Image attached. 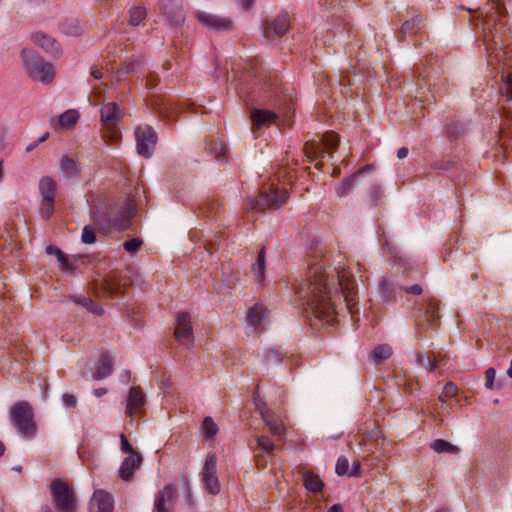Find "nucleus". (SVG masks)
<instances>
[{"label": "nucleus", "mask_w": 512, "mask_h": 512, "mask_svg": "<svg viewBox=\"0 0 512 512\" xmlns=\"http://www.w3.org/2000/svg\"><path fill=\"white\" fill-rule=\"evenodd\" d=\"M359 469H360V464H359V462H356V461H355V462H353V464H352V468L350 469V472H349V476H354V475H356V474L358 473Z\"/></svg>", "instance_id": "bf43d9fd"}, {"label": "nucleus", "mask_w": 512, "mask_h": 512, "mask_svg": "<svg viewBox=\"0 0 512 512\" xmlns=\"http://www.w3.org/2000/svg\"><path fill=\"white\" fill-rule=\"evenodd\" d=\"M196 18L203 26L213 30H230L233 26L230 18L220 17L203 11L196 12Z\"/></svg>", "instance_id": "dca6fc26"}, {"label": "nucleus", "mask_w": 512, "mask_h": 512, "mask_svg": "<svg viewBox=\"0 0 512 512\" xmlns=\"http://www.w3.org/2000/svg\"><path fill=\"white\" fill-rule=\"evenodd\" d=\"M201 429L205 437L208 439L214 437L218 433V426L210 416L204 418Z\"/></svg>", "instance_id": "58836bf2"}, {"label": "nucleus", "mask_w": 512, "mask_h": 512, "mask_svg": "<svg viewBox=\"0 0 512 512\" xmlns=\"http://www.w3.org/2000/svg\"><path fill=\"white\" fill-rule=\"evenodd\" d=\"M113 507L114 501L109 493L95 490L89 503V512H112Z\"/></svg>", "instance_id": "f3484780"}, {"label": "nucleus", "mask_w": 512, "mask_h": 512, "mask_svg": "<svg viewBox=\"0 0 512 512\" xmlns=\"http://www.w3.org/2000/svg\"><path fill=\"white\" fill-rule=\"evenodd\" d=\"M409 150L406 147H401L397 151V157L399 159H404L408 156Z\"/></svg>", "instance_id": "13d9d810"}, {"label": "nucleus", "mask_w": 512, "mask_h": 512, "mask_svg": "<svg viewBox=\"0 0 512 512\" xmlns=\"http://www.w3.org/2000/svg\"><path fill=\"white\" fill-rule=\"evenodd\" d=\"M139 64V62H131L125 65L124 69L126 72L134 71L136 69V66H138Z\"/></svg>", "instance_id": "052dcab7"}, {"label": "nucleus", "mask_w": 512, "mask_h": 512, "mask_svg": "<svg viewBox=\"0 0 512 512\" xmlns=\"http://www.w3.org/2000/svg\"><path fill=\"white\" fill-rule=\"evenodd\" d=\"M62 401H63L64 406L67 408L75 407L77 404V399L72 394H67V393L63 394Z\"/></svg>", "instance_id": "8fccbe9b"}, {"label": "nucleus", "mask_w": 512, "mask_h": 512, "mask_svg": "<svg viewBox=\"0 0 512 512\" xmlns=\"http://www.w3.org/2000/svg\"><path fill=\"white\" fill-rule=\"evenodd\" d=\"M485 17L483 19V30H484V43L486 47L489 46V41L493 42L495 45L498 43L502 44V39L498 36V32H493V28L496 25V22L499 21L500 17L504 14L505 8L504 6L497 0H491V3H488L484 8Z\"/></svg>", "instance_id": "0eeeda50"}, {"label": "nucleus", "mask_w": 512, "mask_h": 512, "mask_svg": "<svg viewBox=\"0 0 512 512\" xmlns=\"http://www.w3.org/2000/svg\"><path fill=\"white\" fill-rule=\"evenodd\" d=\"M341 291L346 308L353 316L352 302L355 299V281L346 270L325 266L323 259L309 265L305 279L297 291L302 305L315 318L332 324L337 319L335 299Z\"/></svg>", "instance_id": "f257e3e1"}, {"label": "nucleus", "mask_w": 512, "mask_h": 512, "mask_svg": "<svg viewBox=\"0 0 512 512\" xmlns=\"http://www.w3.org/2000/svg\"><path fill=\"white\" fill-rule=\"evenodd\" d=\"M142 456L139 453H131L122 462L119 469V476L124 481H130L133 473L140 468Z\"/></svg>", "instance_id": "aec40b11"}, {"label": "nucleus", "mask_w": 512, "mask_h": 512, "mask_svg": "<svg viewBox=\"0 0 512 512\" xmlns=\"http://www.w3.org/2000/svg\"><path fill=\"white\" fill-rule=\"evenodd\" d=\"M217 456L210 452L207 454L203 468L200 472L201 481L205 489L212 495L220 493L221 485L217 476Z\"/></svg>", "instance_id": "1a4fd4ad"}, {"label": "nucleus", "mask_w": 512, "mask_h": 512, "mask_svg": "<svg viewBox=\"0 0 512 512\" xmlns=\"http://www.w3.org/2000/svg\"><path fill=\"white\" fill-rule=\"evenodd\" d=\"M157 82H158V76L156 74H151L147 78V86H149V87L156 86Z\"/></svg>", "instance_id": "4d7b16f0"}, {"label": "nucleus", "mask_w": 512, "mask_h": 512, "mask_svg": "<svg viewBox=\"0 0 512 512\" xmlns=\"http://www.w3.org/2000/svg\"><path fill=\"white\" fill-rule=\"evenodd\" d=\"M441 361L442 358H440V355H436L435 353H431L430 355H417L418 364L430 371H433Z\"/></svg>", "instance_id": "473e14b6"}, {"label": "nucleus", "mask_w": 512, "mask_h": 512, "mask_svg": "<svg viewBox=\"0 0 512 512\" xmlns=\"http://www.w3.org/2000/svg\"><path fill=\"white\" fill-rule=\"evenodd\" d=\"M289 28L288 13H280L271 22H267L264 26V36L268 39L273 36H283Z\"/></svg>", "instance_id": "a211bd4d"}, {"label": "nucleus", "mask_w": 512, "mask_h": 512, "mask_svg": "<svg viewBox=\"0 0 512 512\" xmlns=\"http://www.w3.org/2000/svg\"><path fill=\"white\" fill-rule=\"evenodd\" d=\"M159 9L173 25H181L185 21L181 0H160Z\"/></svg>", "instance_id": "4468645a"}, {"label": "nucleus", "mask_w": 512, "mask_h": 512, "mask_svg": "<svg viewBox=\"0 0 512 512\" xmlns=\"http://www.w3.org/2000/svg\"><path fill=\"white\" fill-rule=\"evenodd\" d=\"M73 300L74 302L84 306L88 311L92 312L93 314L100 315L102 313V309L93 300L89 298H80L74 296Z\"/></svg>", "instance_id": "ea45409f"}, {"label": "nucleus", "mask_w": 512, "mask_h": 512, "mask_svg": "<svg viewBox=\"0 0 512 512\" xmlns=\"http://www.w3.org/2000/svg\"><path fill=\"white\" fill-rule=\"evenodd\" d=\"M62 31L69 36H78L82 34L83 28L77 19H67L61 25Z\"/></svg>", "instance_id": "c9c22d12"}, {"label": "nucleus", "mask_w": 512, "mask_h": 512, "mask_svg": "<svg viewBox=\"0 0 512 512\" xmlns=\"http://www.w3.org/2000/svg\"><path fill=\"white\" fill-rule=\"evenodd\" d=\"M185 498H186V501L191 504L192 503V495L190 493V491L188 490L186 495H185Z\"/></svg>", "instance_id": "338daca9"}, {"label": "nucleus", "mask_w": 512, "mask_h": 512, "mask_svg": "<svg viewBox=\"0 0 512 512\" xmlns=\"http://www.w3.org/2000/svg\"><path fill=\"white\" fill-rule=\"evenodd\" d=\"M141 245H142V240H140L138 238H133L131 240L125 241L123 244V247L128 253L133 254V253H136L140 249Z\"/></svg>", "instance_id": "49530a36"}, {"label": "nucleus", "mask_w": 512, "mask_h": 512, "mask_svg": "<svg viewBox=\"0 0 512 512\" xmlns=\"http://www.w3.org/2000/svg\"><path fill=\"white\" fill-rule=\"evenodd\" d=\"M52 502L57 512H76L78 499L71 487L60 480L55 479L50 484Z\"/></svg>", "instance_id": "20e7f679"}, {"label": "nucleus", "mask_w": 512, "mask_h": 512, "mask_svg": "<svg viewBox=\"0 0 512 512\" xmlns=\"http://www.w3.org/2000/svg\"><path fill=\"white\" fill-rule=\"evenodd\" d=\"M328 512H343V510L340 504H334L329 508Z\"/></svg>", "instance_id": "680f3d73"}, {"label": "nucleus", "mask_w": 512, "mask_h": 512, "mask_svg": "<svg viewBox=\"0 0 512 512\" xmlns=\"http://www.w3.org/2000/svg\"><path fill=\"white\" fill-rule=\"evenodd\" d=\"M393 351L388 344H382L374 348L371 358L374 363L380 364L391 357Z\"/></svg>", "instance_id": "72a5a7b5"}, {"label": "nucleus", "mask_w": 512, "mask_h": 512, "mask_svg": "<svg viewBox=\"0 0 512 512\" xmlns=\"http://www.w3.org/2000/svg\"><path fill=\"white\" fill-rule=\"evenodd\" d=\"M304 487L310 492H320L324 486L320 477L313 472L306 471L303 474Z\"/></svg>", "instance_id": "cd10ccee"}, {"label": "nucleus", "mask_w": 512, "mask_h": 512, "mask_svg": "<svg viewBox=\"0 0 512 512\" xmlns=\"http://www.w3.org/2000/svg\"><path fill=\"white\" fill-rule=\"evenodd\" d=\"M372 170V166H365L355 172L352 176L343 179V181L336 188V194L338 197L343 198L347 196L355 186V183L359 180V178L366 172Z\"/></svg>", "instance_id": "4be33fe9"}, {"label": "nucleus", "mask_w": 512, "mask_h": 512, "mask_svg": "<svg viewBox=\"0 0 512 512\" xmlns=\"http://www.w3.org/2000/svg\"><path fill=\"white\" fill-rule=\"evenodd\" d=\"M339 143V137L333 132H327L317 140H311L304 146L305 155L311 159L323 157L325 153L332 154Z\"/></svg>", "instance_id": "6e6552de"}, {"label": "nucleus", "mask_w": 512, "mask_h": 512, "mask_svg": "<svg viewBox=\"0 0 512 512\" xmlns=\"http://www.w3.org/2000/svg\"><path fill=\"white\" fill-rule=\"evenodd\" d=\"M503 87L502 94L508 99L512 100V72L502 73Z\"/></svg>", "instance_id": "a19ab883"}, {"label": "nucleus", "mask_w": 512, "mask_h": 512, "mask_svg": "<svg viewBox=\"0 0 512 512\" xmlns=\"http://www.w3.org/2000/svg\"><path fill=\"white\" fill-rule=\"evenodd\" d=\"M100 115L103 126V138L108 143L118 142L121 138V133L117 127L124 117L123 109L115 102H107L102 105Z\"/></svg>", "instance_id": "7ed1b4c3"}, {"label": "nucleus", "mask_w": 512, "mask_h": 512, "mask_svg": "<svg viewBox=\"0 0 512 512\" xmlns=\"http://www.w3.org/2000/svg\"><path fill=\"white\" fill-rule=\"evenodd\" d=\"M61 171L66 178H74L79 173L78 163L68 156H63L60 161Z\"/></svg>", "instance_id": "c85d7f7f"}, {"label": "nucleus", "mask_w": 512, "mask_h": 512, "mask_svg": "<svg viewBox=\"0 0 512 512\" xmlns=\"http://www.w3.org/2000/svg\"><path fill=\"white\" fill-rule=\"evenodd\" d=\"M130 380H131L130 372L125 371V372H124V374H123V379H122V381H124V382H129Z\"/></svg>", "instance_id": "0e129e2a"}, {"label": "nucleus", "mask_w": 512, "mask_h": 512, "mask_svg": "<svg viewBox=\"0 0 512 512\" xmlns=\"http://www.w3.org/2000/svg\"><path fill=\"white\" fill-rule=\"evenodd\" d=\"M91 75H92L95 79H97V80H99V79H102V78H103V72H102V70H101V69H99V68H97V67H93V68L91 69Z\"/></svg>", "instance_id": "6e6d98bb"}, {"label": "nucleus", "mask_w": 512, "mask_h": 512, "mask_svg": "<svg viewBox=\"0 0 512 512\" xmlns=\"http://www.w3.org/2000/svg\"><path fill=\"white\" fill-rule=\"evenodd\" d=\"M121 450L124 453H129V455L131 453H137L136 451L133 450L132 446L130 445L127 438L123 434L121 435Z\"/></svg>", "instance_id": "3c124183"}, {"label": "nucleus", "mask_w": 512, "mask_h": 512, "mask_svg": "<svg viewBox=\"0 0 512 512\" xmlns=\"http://www.w3.org/2000/svg\"><path fill=\"white\" fill-rule=\"evenodd\" d=\"M431 449L436 453H447L456 455L459 453L460 449L451 444L448 441H445L443 439H436L430 444Z\"/></svg>", "instance_id": "7c9ffc66"}, {"label": "nucleus", "mask_w": 512, "mask_h": 512, "mask_svg": "<svg viewBox=\"0 0 512 512\" xmlns=\"http://www.w3.org/2000/svg\"><path fill=\"white\" fill-rule=\"evenodd\" d=\"M137 152L144 157H150L153 153L157 136L148 125H140L135 130Z\"/></svg>", "instance_id": "f8f14e48"}, {"label": "nucleus", "mask_w": 512, "mask_h": 512, "mask_svg": "<svg viewBox=\"0 0 512 512\" xmlns=\"http://www.w3.org/2000/svg\"><path fill=\"white\" fill-rule=\"evenodd\" d=\"M112 371V362L109 357L102 356L95 367V371L93 373V380L100 381L106 378L111 374Z\"/></svg>", "instance_id": "bb28decb"}, {"label": "nucleus", "mask_w": 512, "mask_h": 512, "mask_svg": "<svg viewBox=\"0 0 512 512\" xmlns=\"http://www.w3.org/2000/svg\"><path fill=\"white\" fill-rule=\"evenodd\" d=\"M106 392H107V390L105 388H100V389L94 390L95 395L98 397L106 394Z\"/></svg>", "instance_id": "e2e57ef3"}, {"label": "nucleus", "mask_w": 512, "mask_h": 512, "mask_svg": "<svg viewBox=\"0 0 512 512\" xmlns=\"http://www.w3.org/2000/svg\"><path fill=\"white\" fill-rule=\"evenodd\" d=\"M266 254L265 248L262 247L258 253L255 263L252 266V271L254 275V279L258 283H263L265 280V272H266Z\"/></svg>", "instance_id": "a878e982"}, {"label": "nucleus", "mask_w": 512, "mask_h": 512, "mask_svg": "<svg viewBox=\"0 0 512 512\" xmlns=\"http://www.w3.org/2000/svg\"><path fill=\"white\" fill-rule=\"evenodd\" d=\"M39 192L42 197L40 214L44 219H48L54 212L56 182L49 176L42 177L39 180Z\"/></svg>", "instance_id": "9b49d317"}, {"label": "nucleus", "mask_w": 512, "mask_h": 512, "mask_svg": "<svg viewBox=\"0 0 512 512\" xmlns=\"http://www.w3.org/2000/svg\"><path fill=\"white\" fill-rule=\"evenodd\" d=\"M37 144H38L37 142H34V143L29 144V145L26 147V151H27V152L32 151V150L37 146Z\"/></svg>", "instance_id": "69168bd1"}, {"label": "nucleus", "mask_w": 512, "mask_h": 512, "mask_svg": "<svg viewBox=\"0 0 512 512\" xmlns=\"http://www.w3.org/2000/svg\"><path fill=\"white\" fill-rule=\"evenodd\" d=\"M275 115L267 110H255L251 115L253 128H258L263 125L273 122Z\"/></svg>", "instance_id": "c756f323"}, {"label": "nucleus", "mask_w": 512, "mask_h": 512, "mask_svg": "<svg viewBox=\"0 0 512 512\" xmlns=\"http://www.w3.org/2000/svg\"><path fill=\"white\" fill-rule=\"evenodd\" d=\"M32 40L48 53L58 54L60 52L56 41L48 35L38 32L32 35Z\"/></svg>", "instance_id": "393cba45"}, {"label": "nucleus", "mask_w": 512, "mask_h": 512, "mask_svg": "<svg viewBox=\"0 0 512 512\" xmlns=\"http://www.w3.org/2000/svg\"><path fill=\"white\" fill-rule=\"evenodd\" d=\"M459 392V386H443V390L439 395L441 402H446L448 399L453 398Z\"/></svg>", "instance_id": "c03bdc74"}, {"label": "nucleus", "mask_w": 512, "mask_h": 512, "mask_svg": "<svg viewBox=\"0 0 512 512\" xmlns=\"http://www.w3.org/2000/svg\"><path fill=\"white\" fill-rule=\"evenodd\" d=\"M507 374L510 378H512V359H511V363H510V367L508 368L507 370Z\"/></svg>", "instance_id": "774afa93"}, {"label": "nucleus", "mask_w": 512, "mask_h": 512, "mask_svg": "<svg viewBox=\"0 0 512 512\" xmlns=\"http://www.w3.org/2000/svg\"><path fill=\"white\" fill-rule=\"evenodd\" d=\"M335 471L338 475H347L349 476L350 468L349 461L346 457L341 456L338 458Z\"/></svg>", "instance_id": "37998d69"}, {"label": "nucleus", "mask_w": 512, "mask_h": 512, "mask_svg": "<svg viewBox=\"0 0 512 512\" xmlns=\"http://www.w3.org/2000/svg\"><path fill=\"white\" fill-rule=\"evenodd\" d=\"M91 219L102 229H107L110 227L117 228L120 226V221L117 218L112 217L111 212H109L107 209L99 210L94 207L91 210Z\"/></svg>", "instance_id": "5701e85b"}, {"label": "nucleus", "mask_w": 512, "mask_h": 512, "mask_svg": "<svg viewBox=\"0 0 512 512\" xmlns=\"http://www.w3.org/2000/svg\"><path fill=\"white\" fill-rule=\"evenodd\" d=\"M267 315V309L260 304H255L248 310L246 317L247 324L252 328L255 334H261L263 332L262 322L265 320Z\"/></svg>", "instance_id": "6ab92c4d"}, {"label": "nucleus", "mask_w": 512, "mask_h": 512, "mask_svg": "<svg viewBox=\"0 0 512 512\" xmlns=\"http://www.w3.org/2000/svg\"><path fill=\"white\" fill-rule=\"evenodd\" d=\"M81 240L85 244H94L96 241V230L90 225L83 228Z\"/></svg>", "instance_id": "79ce46f5"}, {"label": "nucleus", "mask_w": 512, "mask_h": 512, "mask_svg": "<svg viewBox=\"0 0 512 512\" xmlns=\"http://www.w3.org/2000/svg\"><path fill=\"white\" fill-rule=\"evenodd\" d=\"M23 68L26 74L42 83H49L55 76V70L51 63L46 62L42 57L32 50L24 49L21 52Z\"/></svg>", "instance_id": "f03ea898"}, {"label": "nucleus", "mask_w": 512, "mask_h": 512, "mask_svg": "<svg viewBox=\"0 0 512 512\" xmlns=\"http://www.w3.org/2000/svg\"><path fill=\"white\" fill-rule=\"evenodd\" d=\"M10 419L13 426L22 437L31 439L36 433L34 414L27 402H17L10 411Z\"/></svg>", "instance_id": "39448f33"}, {"label": "nucleus", "mask_w": 512, "mask_h": 512, "mask_svg": "<svg viewBox=\"0 0 512 512\" xmlns=\"http://www.w3.org/2000/svg\"><path fill=\"white\" fill-rule=\"evenodd\" d=\"M206 149L218 161H221L226 154V147L218 138H212Z\"/></svg>", "instance_id": "f704fd0d"}, {"label": "nucleus", "mask_w": 512, "mask_h": 512, "mask_svg": "<svg viewBox=\"0 0 512 512\" xmlns=\"http://www.w3.org/2000/svg\"><path fill=\"white\" fill-rule=\"evenodd\" d=\"M422 22V18L420 16L414 17L411 20H408L403 23L401 32L406 34L412 30V28L416 25H419Z\"/></svg>", "instance_id": "de8ad7c7"}, {"label": "nucleus", "mask_w": 512, "mask_h": 512, "mask_svg": "<svg viewBox=\"0 0 512 512\" xmlns=\"http://www.w3.org/2000/svg\"><path fill=\"white\" fill-rule=\"evenodd\" d=\"M46 253L48 255L56 256L61 271L68 272L73 271L75 269L74 262L76 261V258H68L58 247L49 245L46 247Z\"/></svg>", "instance_id": "b1692460"}, {"label": "nucleus", "mask_w": 512, "mask_h": 512, "mask_svg": "<svg viewBox=\"0 0 512 512\" xmlns=\"http://www.w3.org/2000/svg\"><path fill=\"white\" fill-rule=\"evenodd\" d=\"M288 191L275 190L272 193L261 192L254 200L250 202L251 209L265 211L268 209H278L288 199Z\"/></svg>", "instance_id": "9d476101"}, {"label": "nucleus", "mask_w": 512, "mask_h": 512, "mask_svg": "<svg viewBox=\"0 0 512 512\" xmlns=\"http://www.w3.org/2000/svg\"><path fill=\"white\" fill-rule=\"evenodd\" d=\"M238 4L243 10H248L253 6L254 0H238Z\"/></svg>", "instance_id": "5fc2aeb1"}, {"label": "nucleus", "mask_w": 512, "mask_h": 512, "mask_svg": "<svg viewBox=\"0 0 512 512\" xmlns=\"http://www.w3.org/2000/svg\"><path fill=\"white\" fill-rule=\"evenodd\" d=\"M266 395L261 392L259 386L253 393V399L256 410L260 413L263 421L268 426L270 432L275 436H282L284 434V427L278 416L267 408L268 403L273 404V399H265Z\"/></svg>", "instance_id": "423d86ee"}, {"label": "nucleus", "mask_w": 512, "mask_h": 512, "mask_svg": "<svg viewBox=\"0 0 512 512\" xmlns=\"http://www.w3.org/2000/svg\"><path fill=\"white\" fill-rule=\"evenodd\" d=\"M79 119V113L76 110H67L59 116L58 123L61 127H71Z\"/></svg>", "instance_id": "e433bc0d"}, {"label": "nucleus", "mask_w": 512, "mask_h": 512, "mask_svg": "<svg viewBox=\"0 0 512 512\" xmlns=\"http://www.w3.org/2000/svg\"><path fill=\"white\" fill-rule=\"evenodd\" d=\"M105 287L107 289V291L111 294V295H114V294H118V293H121L122 292V288L120 285H118L116 283V281L112 278H110L109 280H106L105 281Z\"/></svg>", "instance_id": "09e8293b"}, {"label": "nucleus", "mask_w": 512, "mask_h": 512, "mask_svg": "<svg viewBox=\"0 0 512 512\" xmlns=\"http://www.w3.org/2000/svg\"><path fill=\"white\" fill-rule=\"evenodd\" d=\"M146 403V395L141 386H131L126 406V413L133 416Z\"/></svg>", "instance_id": "412c9836"}, {"label": "nucleus", "mask_w": 512, "mask_h": 512, "mask_svg": "<svg viewBox=\"0 0 512 512\" xmlns=\"http://www.w3.org/2000/svg\"><path fill=\"white\" fill-rule=\"evenodd\" d=\"M257 444L258 447L266 453H271L274 450L273 442L266 436L258 437Z\"/></svg>", "instance_id": "a18cd8bd"}, {"label": "nucleus", "mask_w": 512, "mask_h": 512, "mask_svg": "<svg viewBox=\"0 0 512 512\" xmlns=\"http://www.w3.org/2000/svg\"><path fill=\"white\" fill-rule=\"evenodd\" d=\"M496 371L493 367H490L485 372V384H493L495 381Z\"/></svg>", "instance_id": "864d4df0"}, {"label": "nucleus", "mask_w": 512, "mask_h": 512, "mask_svg": "<svg viewBox=\"0 0 512 512\" xmlns=\"http://www.w3.org/2000/svg\"><path fill=\"white\" fill-rule=\"evenodd\" d=\"M129 23L132 26H138L147 15L146 9L144 7H132L129 11Z\"/></svg>", "instance_id": "4c0bfd02"}, {"label": "nucleus", "mask_w": 512, "mask_h": 512, "mask_svg": "<svg viewBox=\"0 0 512 512\" xmlns=\"http://www.w3.org/2000/svg\"><path fill=\"white\" fill-rule=\"evenodd\" d=\"M378 292L384 301H386V302H395L396 301L395 285L393 282L386 280V279L382 280L379 283Z\"/></svg>", "instance_id": "2f4dec72"}, {"label": "nucleus", "mask_w": 512, "mask_h": 512, "mask_svg": "<svg viewBox=\"0 0 512 512\" xmlns=\"http://www.w3.org/2000/svg\"><path fill=\"white\" fill-rule=\"evenodd\" d=\"M174 336L183 345L191 346L194 342L191 316L187 312H179L175 319Z\"/></svg>", "instance_id": "ddd939ff"}, {"label": "nucleus", "mask_w": 512, "mask_h": 512, "mask_svg": "<svg viewBox=\"0 0 512 512\" xmlns=\"http://www.w3.org/2000/svg\"><path fill=\"white\" fill-rule=\"evenodd\" d=\"M403 290L413 295H420L423 292V289L419 284L403 287Z\"/></svg>", "instance_id": "603ef678"}, {"label": "nucleus", "mask_w": 512, "mask_h": 512, "mask_svg": "<svg viewBox=\"0 0 512 512\" xmlns=\"http://www.w3.org/2000/svg\"><path fill=\"white\" fill-rule=\"evenodd\" d=\"M178 497V489L175 485L169 484L156 496L154 512H170Z\"/></svg>", "instance_id": "2eb2a0df"}]
</instances>
